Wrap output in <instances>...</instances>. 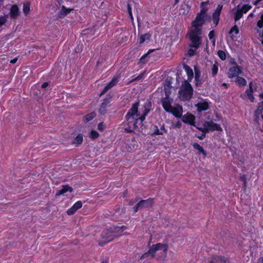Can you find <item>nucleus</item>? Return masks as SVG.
Wrapping results in <instances>:
<instances>
[{
    "label": "nucleus",
    "instance_id": "obj_1",
    "mask_svg": "<svg viewBox=\"0 0 263 263\" xmlns=\"http://www.w3.org/2000/svg\"><path fill=\"white\" fill-rule=\"evenodd\" d=\"M208 9L202 7L200 12L197 14L195 19L192 22L190 32L189 33L191 43L190 49L188 50V55L192 57L195 54L201 44L202 28L205 22Z\"/></svg>",
    "mask_w": 263,
    "mask_h": 263
},
{
    "label": "nucleus",
    "instance_id": "obj_2",
    "mask_svg": "<svg viewBox=\"0 0 263 263\" xmlns=\"http://www.w3.org/2000/svg\"><path fill=\"white\" fill-rule=\"evenodd\" d=\"M139 104V101H137L134 103L126 115L125 118L129 127L125 128V130L127 133H132L138 127L137 123L140 121V120L138 119L141 115L138 112Z\"/></svg>",
    "mask_w": 263,
    "mask_h": 263
},
{
    "label": "nucleus",
    "instance_id": "obj_3",
    "mask_svg": "<svg viewBox=\"0 0 263 263\" xmlns=\"http://www.w3.org/2000/svg\"><path fill=\"white\" fill-rule=\"evenodd\" d=\"M127 229V227L123 226L121 227H112L104 230L102 234L101 240L99 241V245L100 246H103L104 245L113 240L115 238L118 237L120 235L118 233L123 232Z\"/></svg>",
    "mask_w": 263,
    "mask_h": 263
},
{
    "label": "nucleus",
    "instance_id": "obj_4",
    "mask_svg": "<svg viewBox=\"0 0 263 263\" xmlns=\"http://www.w3.org/2000/svg\"><path fill=\"white\" fill-rule=\"evenodd\" d=\"M179 99L181 101H189L193 96V89L191 85L185 80L180 87L179 90Z\"/></svg>",
    "mask_w": 263,
    "mask_h": 263
},
{
    "label": "nucleus",
    "instance_id": "obj_5",
    "mask_svg": "<svg viewBox=\"0 0 263 263\" xmlns=\"http://www.w3.org/2000/svg\"><path fill=\"white\" fill-rule=\"evenodd\" d=\"M196 127L202 133H207L214 130L220 131L222 129L219 124L214 123L213 121H204L201 125L198 124Z\"/></svg>",
    "mask_w": 263,
    "mask_h": 263
},
{
    "label": "nucleus",
    "instance_id": "obj_6",
    "mask_svg": "<svg viewBox=\"0 0 263 263\" xmlns=\"http://www.w3.org/2000/svg\"><path fill=\"white\" fill-rule=\"evenodd\" d=\"M167 249V245L162 244L161 243H158L156 245H153L149 248V250L147 252L145 253L141 256L140 259L146 258L149 256L154 257L155 256V253L156 251L161 250H163L164 252H166Z\"/></svg>",
    "mask_w": 263,
    "mask_h": 263
},
{
    "label": "nucleus",
    "instance_id": "obj_7",
    "mask_svg": "<svg viewBox=\"0 0 263 263\" xmlns=\"http://www.w3.org/2000/svg\"><path fill=\"white\" fill-rule=\"evenodd\" d=\"M154 202V199L151 198L146 200H141L133 207L134 213H136L139 210L150 209L153 206Z\"/></svg>",
    "mask_w": 263,
    "mask_h": 263
},
{
    "label": "nucleus",
    "instance_id": "obj_8",
    "mask_svg": "<svg viewBox=\"0 0 263 263\" xmlns=\"http://www.w3.org/2000/svg\"><path fill=\"white\" fill-rule=\"evenodd\" d=\"M152 109V102L149 99L146 100L145 103L143 106L142 109V114L140 117L138 118V120H140V122L142 123L145 119V117L148 115L149 112Z\"/></svg>",
    "mask_w": 263,
    "mask_h": 263
},
{
    "label": "nucleus",
    "instance_id": "obj_9",
    "mask_svg": "<svg viewBox=\"0 0 263 263\" xmlns=\"http://www.w3.org/2000/svg\"><path fill=\"white\" fill-rule=\"evenodd\" d=\"M242 73L241 67L237 65L235 59L231 58V78L239 76Z\"/></svg>",
    "mask_w": 263,
    "mask_h": 263
},
{
    "label": "nucleus",
    "instance_id": "obj_10",
    "mask_svg": "<svg viewBox=\"0 0 263 263\" xmlns=\"http://www.w3.org/2000/svg\"><path fill=\"white\" fill-rule=\"evenodd\" d=\"M165 92L166 97L162 99L161 102L163 108L167 112L168 111L171 110V108L172 107V103L173 99L168 97L167 92L165 91Z\"/></svg>",
    "mask_w": 263,
    "mask_h": 263
},
{
    "label": "nucleus",
    "instance_id": "obj_11",
    "mask_svg": "<svg viewBox=\"0 0 263 263\" xmlns=\"http://www.w3.org/2000/svg\"><path fill=\"white\" fill-rule=\"evenodd\" d=\"M120 78V74L118 73L114 76L111 81L104 88L101 95H102L106 93L109 89L114 86L117 82L119 81V78Z\"/></svg>",
    "mask_w": 263,
    "mask_h": 263
},
{
    "label": "nucleus",
    "instance_id": "obj_12",
    "mask_svg": "<svg viewBox=\"0 0 263 263\" xmlns=\"http://www.w3.org/2000/svg\"><path fill=\"white\" fill-rule=\"evenodd\" d=\"M263 114V101L258 103L257 108L254 113V121L258 122L260 116Z\"/></svg>",
    "mask_w": 263,
    "mask_h": 263
},
{
    "label": "nucleus",
    "instance_id": "obj_13",
    "mask_svg": "<svg viewBox=\"0 0 263 263\" xmlns=\"http://www.w3.org/2000/svg\"><path fill=\"white\" fill-rule=\"evenodd\" d=\"M167 112L173 114L176 118H180L182 114V107L181 105L177 104L174 107L172 106L171 110Z\"/></svg>",
    "mask_w": 263,
    "mask_h": 263
},
{
    "label": "nucleus",
    "instance_id": "obj_14",
    "mask_svg": "<svg viewBox=\"0 0 263 263\" xmlns=\"http://www.w3.org/2000/svg\"><path fill=\"white\" fill-rule=\"evenodd\" d=\"M195 117L191 114L187 113L182 116V121L184 123L189 124L194 126H196L195 125Z\"/></svg>",
    "mask_w": 263,
    "mask_h": 263
},
{
    "label": "nucleus",
    "instance_id": "obj_15",
    "mask_svg": "<svg viewBox=\"0 0 263 263\" xmlns=\"http://www.w3.org/2000/svg\"><path fill=\"white\" fill-rule=\"evenodd\" d=\"M208 262L209 263H228V260H227L224 257L220 256H214L209 258Z\"/></svg>",
    "mask_w": 263,
    "mask_h": 263
},
{
    "label": "nucleus",
    "instance_id": "obj_16",
    "mask_svg": "<svg viewBox=\"0 0 263 263\" xmlns=\"http://www.w3.org/2000/svg\"><path fill=\"white\" fill-rule=\"evenodd\" d=\"M222 8V6L219 5L213 14V21L215 26H217L218 24L219 16Z\"/></svg>",
    "mask_w": 263,
    "mask_h": 263
},
{
    "label": "nucleus",
    "instance_id": "obj_17",
    "mask_svg": "<svg viewBox=\"0 0 263 263\" xmlns=\"http://www.w3.org/2000/svg\"><path fill=\"white\" fill-rule=\"evenodd\" d=\"M82 206V202L81 201H78L76 202L71 208L67 210V213L69 215H72L76 211L80 209Z\"/></svg>",
    "mask_w": 263,
    "mask_h": 263
},
{
    "label": "nucleus",
    "instance_id": "obj_18",
    "mask_svg": "<svg viewBox=\"0 0 263 263\" xmlns=\"http://www.w3.org/2000/svg\"><path fill=\"white\" fill-rule=\"evenodd\" d=\"M194 70L195 85L196 86H200L203 83L202 79L201 77L200 71L196 67H195Z\"/></svg>",
    "mask_w": 263,
    "mask_h": 263
},
{
    "label": "nucleus",
    "instance_id": "obj_19",
    "mask_svg": "<svg viewBox=\"0 0 263 263\" xmlns=\"http://www.w3.org/2000/svg\"><path fill=\"white\" fill-rule=\"evenodd\" d=\"M109 101L108 99H104L99 108V112L101 114L104 115L107 112V108L109 106Z\"/></svg>",
    "mask_w": 263,
    "mask_h": 263
},
{
    "label": "nucleus",
    "instance_id": "obj_20",
    "mask_svg": "<svg viewBox=\"0 0 263 263\" xmlns=\"http://www.w3.org/2000/svg\"><path fill=\"white\" fill-rule=\"evenodd\" d=\"M245 93L247 95L251 102H253L254 101L255 98L253 96V89L252 82L249 83V88L246 90Z\"/></svg>",
    "mask_w": 263,
    "mask_h": 263
},
{
    "label": "nucleus",
    "instance_id": "obj_21",
    "mask_svg": "<svg viewBox=\"0 0 263 263\" xmlns=\"http://www.w3.org/2000/svg\"><path fill=\"white\" fill-rule=\"evenodd\" d=\"M72 9H67L64 6H63L62 9L58 14V17L63 18L69 13Z\"/></svg>",
    "mask_w": 263,
    "mask_h": 263
},
{
    "label": "nucleus",
    "instance_id": "obj_22",
    "mask_svg": "<svg viewBox=\"0 0 263 263\" xmlns=\"http://www.w3.org/2000/svg\"><path fill=\"white\" fill-rule=\"evenodd\" d=\"M10 16L12 18L15 19L18 15V8L15 5H13L11 6L10 12Z\"/></svg>",
    "mask_w": 263,
    "mask_h": 263
},
{
    "label": "nucleus",
    "instance_id": "obj_23",
    "mask_svg": "<svg viewBox=\"0 0 263 263\" xmlns=\"http://www.w3.org/2000/svg\"><path fill=\"white\" fill-rule=\"evenodd\" d=\"M183 68L186 71V74L187 76V82L191 81L193 78V71L192 69L190 68V67L187 65H184Z\"/></svg>",
    "mask_w": 263,
    "mask_h": 263
},
{
    "label": "nucleus",
    "instance_id": "obj_24",
    "mask_svg": "<svg viewBox=\"0 0 263 263\" xmlns=\"http://www.w3.org/2000/svg\"><path fill=\"white\" fill-rule=\"evenodd\" d=\"M68 191H69V192H71L72 191V187L68 185H63L62 189L58 191V192L56 194V196H60L61 195L64 194V193Z\"/></svg>",
    "mask_w": 263,
    "mask_h": 263
},
{
    "label": "nucleus",
    "instance_id": "obj_25",
    "mask_svg": "<svg viewBox=\"0 0 263 263\" xmlns=\"http://www.w3.org/2000/svg\"><path fill=\"white\" fill-rule=\"evenodd\" d=\"M235 82L236 84L240 87L245 86L247 85V84L246 79L239 76L236 77V80Z\"/></svg>",
    "mask_w": 263,
    "mask_h": 263
},
{
    "label": "nucleus",
    "instance_id": "obj_26",
    "mask_svg": "<svg viewBox=\"0 0 263 263\" xmlns=\"http://www.w3.org/2000/svg\"><path fill=\"white\" fill-rule=\"evenodd\" d=\"M239 5L237 6V9L236 12L234 13V20L235 22H236L238 20H239L243 15L242 11H241L239 8Z\"/></svg>",
    "mask_w": 263,
    "mask_h": 263
},
{
    "label": "nucleus",
    "instance_id": "obj_27",
    "mask_svg": "<svg viewBox=\"0 0 263 263\" xmlns=\"http://www.w3.org/2000/svg\"><path fill=\"white\" fill-rule=\"evenodd\" d=\"M197 110L198 111H202L208 109L209 106L207 103H199L196 105Z\"/></svg>",
    "mask_w": 263,
    "mask_h": 263
},
{
    "label": "nucleus",
    "instance_id": "obj_28",
    "mask_svg": "<svg viewBox=\"0 0 263 263\" xmlns=\"http://www.w3.org/2000/svg\"><path fill=\"white\" fill-rule=\"evenodd\" d=\"M193 146L194 149L197 150L200 153L202 154L204 156H206V153L204 150L203 148L201 147L198 143H195L193 144Z\"/></svg>",
    "mask_w": 263,
    "mask_h": 263
},
{
    "label": "nucleus",
    "instance_id": "obj_29",
    "mask_svg": "<svg viewBox=\"0 0 263 263\" xmlns=\"http://www.w3.org/2000/svg\"><path fill=\"white\" fill-rule=\"evenodd\" d=\"M240 181H242L243 183V186L242 187V190L244 192H246L247 189V178L246 175L245 174H243L241 175L239 177Z\"/></svg>",
    "mask_w": 263,
    "mask_h": 263
},
{
    "label": "nucleus",
    "instance_id": "obj_30",
    "mask_svg": "<svg viewBox=\"0 0 263 263\" xmlns=\"http://www.w3.org/2000/svg\"><path fill=\"white\" fill-rule=\"evenodd\" d=\"M96 116V114L95 112H92L89 114H87L83 118V120L85 122H88L93 119Z\"/></svg>",
    "mask_w": 263,
    "mask_h": 263
},
{
    "label": "nucleus",
    "instance_id": "obj_31",
    "mask_svg": "<svg viewBox=\"0 0 263 263\" xmlns=\"http://www.w3.org/2000/svg\"><path fill=\"white\" fill-rule=\"evenodd\" d=\"M252 8V6L249 4H245L243 5L241 8H239L241 11H242L243 14L247 13Z\"/></svg>",
    "mask_w": 263,
    "mask_h": 263
},
{
    "label": "nucleus",
    "instance_id": "obj_32",
    "mask_svg": "<svg viewBox=\"0 0 263 263\" xmlns=\"http://www.w3.org/2000/svg\"><path fill=\"white\" fill-rule=\"evenodd\" d=\"M83 141V136L81 134H79L73 140V143L79 145L81 144Z\"/></svg>",
    "mask_w": 263,
    "mask_h": 263
},
{
    "label": "nucleus",
    "instance_id": "obj_33",
    "mask_svg": "<svg viewBox=\"0 0 263 263\" xmlns=\"http://www.w3.org/2000/svg\"><path fill=\"white\" fill-rule=\"evenodd\" d=\"M150 36L151 35L148 33L141 35L140 36V43L142 44L144 43L146 40H149L150 39Z\"/></svg>",
    "mask_w": 263,
    "mask_h": 263
},
{
    "label": "nucleus",
    "instance_id": "obj_34",
    "mask_svg": "<svg viewBox=\"0 0 263 263\" xmlns=\"http://www.w3.org/2000/svg\"><path fill=\"white\" fill-rule=\"evenodd\" d=\"M218 72V63L215 62L212 66V73L213 77L215 76Z\"/></svg>",
    "mask_w": 263,
    "mask_h": 263
},
{
    "label": "nucleus",
    "instance_id": "obj_35",
    "mask_svg": "<svg viewBox=\"0 0 263 263\" xmlns=\"http://www.w3.org/2000/svg\"><path fill=\"white\" fill-rule=\"evenodd\" d=\"M7 20V15H1L0 16V27L3 26L6 22Z\"/></svg>",
    "mask_w": 263,
    "mask_h": 263
},
{
    "label": "nucleus",
    "instance_id": "obj_36",
    "mask_svg": "<svg viewBox=\"0 0 263 263\" xmlns=\"http://www.w3.org/2000/svg\"><path fill=\"white\" fill-rule=\"evenodd\" d=\"M218 55L222 60H224L226 58V53L222 50H219L218 51Z\"/></svg>",
    "mask_w": 263,
    "mask_h": 263
},
{
    "label": "nucleus",
    "instance_id": "obj_37",
    "mask_svg": "<svg viewBox=\"0 0 263 263\" xmlns=\"http://www.w3.org/2000/svg\"><path fill=\"white\" fill-rule=\"evenodd\" d=\"M153 135H162V133H161L160 129L158 128V126H155L154 128V133H153Z\"/></svg>",
    "mask_w": 263,
    "mask_h": 263
},
{
    "label": "nucleus",
    "instance_id": "obj_38",
    "mask_svg": "<svg viewBox=\"0 0 263 263\" xmlns=\"http://www.w3.org/2000/svg\"><path fill=\"white\" fill-rule=\"evenodd\" d=\"M99 135L97 131H96V130H92L91 133H90V137L91 139H96L97 138H98Z\"/></svg>",
    "mask_w": 263,
    "mask_h": 263
},
{
    "label": "nucleus",
    "instance_id": "obj_39",
    "mask_svg": "<svg viewBox=\"0 0 263 263\" xmlns=\"http://www.w3.org/2000/svg\"><path fill=\"white\" fill-rule=\"evenodd\" d=\"M238 34L239 33V29L236 25L231 27V34L232 33Z\"/></svg>",
    "mask_w": 263,
    "mask_h": 263
},
{
    "label": "nucleus",
    "instance_id": "obj_40",
    "mask_svg": "<svg viewBox=\"0 0 263 263\" xmlns=\"http://www.w3.org/2000/svg\"><path fill=\"white\" fill-rule=\"evenodd\" d=\"M30 7L29 4H24L23 7V11L25 14H27L29 11Z\"/></svg>",
    "mask_w": 263,
    "mask_h": 263
},
{
    "label": "nucleus",
    "instance_id": "obj_41",
    "mask_svg": "<svg viewBox=\"0 0 263 263\" xmlns=\"http://www.w3.org/2000/svg\"><path fill=\"white\" fill-rule=\"evenodd\" d=\"M104 127L105 125L102 122L100 123L98 125V129L100 131H102L104 129Z\"/></svg>",
    "mask_w": 263,
    "mask_h": 263
},
{
    "label": "nucleus",
    "instance_id": "obj_42",
    "mask_svg": "<svg viewBox=\"0 0 263 263\" xmlns=\"http://www.w3.org/2000/svg\"><path fill=\"white\" fill-rule=\"evenodd\" d=\"M143 75V74L142 73L140 74V75H139L138 77H137L136 78H135V79H133V80H130V81H129V83H132V82H134V81H136V80H138L141 79L142 78Z\"/></svg>",
    "mask_w": 263,
    "mask_h": 263
},
{
    "label": "nucleus",
    "instance_id": "obj_43",
    "mask_svg": "<svg viewBox=\"0 0 263 263\" xmlns=\"http://www.w3.org/2000/svg\"><path fill=\"white\" fill-rule=\"evenodd\" d=\"M214 35H215V33H214V30H212L211 31L208 35H209V37L210 40L214 38Z\"/></svg>",
    "mask_w": 263,
    "mask_h": 263
},
{
    "label": "nucleus",
    "instance_id": "obj_44",
    "mask_svg": "<svg viewBox=\"0 0 263 263\" xmlns=\"http://www.w3.org/2000/svg\"><path fill=\"white\" fill-rule=\"evenodd\" d=\"M160 130L161 131V133H162V135L164 134V133H166L167 132L166 130H165V128H164V125L163 124L161 127H160Z\"/></svg>",
    "mask_w": 263,
    "mask_h": 263
},
{
    "label": "nucleus",
    "instance_id": "obj_45",
    "mask_svg": "<svg viewBox=\"0 0 263 263\" xmlns=\"http://www.w3.org/2000/svg\"><path fill=\"white\" fill-rule=\"evenodd\" d=\"M127 11L129 14H131L132 13V8L129 4L127 5Z\"/></svg>",
    "mask_w": 263,
    "mask_h": 263
},
{
    "label": "nucleus",
    "instance_id": "obj_46",
    "mask_svg": "<svg viewBox=\"0 0 263 263\" xmlns=\"http://www.w3.org/2000/svg\"><path fill=\"white\" fill-rule=\"evenodd\" d=\"M238 159L239 160V161L240 162H241V163H243L244 162V160H245V158L243 156H239Z\"/></svg>",
    "mask_w": 263,
    "mask_h": 263
},
{
    "label": "nucleus",
    "instance_id": "obj_47",
    "mask_svg": "<svg viewBox=\"0 0 263 263\" xmlns=\"http://www.w3.org/2000/svg\"><path fill=\"white\" fill-rule=\"evenodd\" d=\"M49 85V83L48 82H44L42 85V87L43 88H46V87H47Z\"/></svg>",
    "mask_w": 263,
    "mask_h": 263
},
{
    "label": "nucleus",
    "instance_id": "obj_48",
    "mask_svg": "<svg viewBox=\"0 0 263 263\" xmlns=\"http://www.w3.org/2000/svg\"><path fill=\"white\" fill-rule=\"evenodd\" d=\"M205 134L206 133H202V135L201 136L198 137V138L200 140L203 139L205 137Z\"/></svg>",
    "mask_w": 263,
    "mask_h": 263
},
{
    "label": "nucleus",
    "instance_id": "obj_49",
    "mask_svg": "<svg viewBox=\"0 0 263 263\" xmlns=\"http://www.w3.org/2000/svg\"><path fill=\"white\" fill-rule=\"evenodd\" d=\"M254 11H255V10H253V12L250 13L248 15V17H253L255 16L254 13Z\"/></svg>",
    "mask_w": 263,
    "mask_h": 263
},
{
    "label": "nucleus",
    "instance_id": "obj_50",
    "mask_svg": "<svg viewBox=\"0 0 263 263\" xmlns=\"http://www.w3.org/2000/svg\"><path fill=\"white\" fill-rule=\"evenodd\" d=\"M17 60V58H14V59H13V60H11L10 62L11 64H14V63H15L16 62Z\"/></svg>",
    "mask_w": 263,
    "mask_h": 263
},
{
    "label": "nucleus",
    "instance_id": "obj_51",
    "mask_svg": "<svg viewBox=\"0 0 263 263\" xmlns=\"http://www.w3.org/2000/svg\"><path fill=\"white\" fill-rule=\"evenodd\" d=\"M166 82L167 83L166 85L168 86V88L170 87L171 84H170V82L168 81V78H167V79L166 80Z\"/></svg>",
    "mask_w": 263,
    "mask_h": 263
},
{
    "label": "nucleus",
    "instance_id": "obj_52",
    "mask_svg": "<svg viewBox=\"0 0 263 263\" xmlns=\"http://www.w3.org/2000/svg\"><path fill=\"white\" fill-rule=\"evenodd\" d=\"M151 52V51L149 50V51L148 52V53H147V54L143 55L141 58L140 60H142L143 59H144V58L146 57V56L147 55V54L148 53H150Z\"/></svg>",
    "mask_w": 263,
    "mask_h": 263
},
{
    "label": "nucleus",
    "instance_id": "obj_53",
    "mask_svg": "<svg viewBox=\"0 0 263 263\" xmlns=\"http://www.w3.org/2000/svg\"><path fill=\"white\" fill-rule=\"evenodd\" d=\"M259 2H260V1H259L258 0H256L255 1H254V2L253 4H254V5H257Z\"/></svg>",
    "mask_w": 263,
    "mask_h": 263
},
{
    "label": "nucleus",
    "instance_id": "obj_54",
    "mask_svg": "<svg viewBox=\"0 0 263 263\" xmlns=\"http://www.w3.org/2000/svg\"><path fill=\"white\" fill-rule=\"evenodd\" d=\"M259 98L261 99H263V92L260 93L259 95Z\"/></svg>",
    "mask_w": 263,
    "mask_h": 263
},
{
    "label": "nucleus",
    "instance_id": "obj_55",
    "mask_svg": "<svg viewBox=\"0 0 263 263\" xmlns=\"http://www.w3.org/2000/svg\"><path fill=\"white\" fill-rule=\"evenodd\" d=\"M259 261L260 263H263V257H260L259 259Z\"/></svg>",
    "mask_w": 263,
    "mask_h": 263
},
{
    "label": "nucleus",
    "instance_id": "obj_56",
    "mask_svg": "<svg viewBox=\"0 0 263 263\" xmlns=\"http://www.w3.org/2000/svg\"><path fill=\"white\" fill-rule=\"evenodd\" d=\"M227 85H228V84H227L226 83H223L222 84V86H224V87H227Z\"/></svg>",
    "mask_w": 263,
    "mask_h": 263
},
{
    "label": "nucleus",
    "instance_id": "obj_57",
    "mask_svg": "<svg viewBox=\"0 0 263 263\" xmlns=\"http://www.w3.org/2000/svg\"><path fill=\"white\" fill-rule=\"evenodd\" d=\"M134 202L133 200H131V201H129V204L130 205H132L134 204Z\"/></svg>",
    "mask_w": 263,
    "mask_h": 263
},
{
    "label": "nucleus",
    "instance_id": "obj_58",
    "mask_svg": "<svg viewBox=\"0 0 263 263\" xmlns=\"http://www.w3.org/2000/svg\"><path fill=\"white\" fill-rule=\"evenodd\" d=\"M130 19L133 21L134 20L133 16L132 15V12L131 13V14H129Z\"/></svg>",
    "mask_w": 263,
    "mask_h": 263
},
{
    "label": "nucleus",
    "instance_id": "obj_59",
    "mask_svg": "<svg viewBox=\"0 0 263 263\" xmlns=\"http://www.w3.org/2000/svg\"><path fill=\"white\" fill-rule=\"evenodd\" d=\"M230 71V69H229L228 70V77H229V78H230V72H229Z\"/></svg>",
    "mask_w": 263,
    "mask_h": 263
},
{
    "label": "nucleus",
    "instance_id": "obj_60",
    "mask_svg": "<svg viewBox=\"0 0 263 263\" xmlns=\"http://www.w3.org/2000/svg\"><path fill=\"white\" fill-rule=\"evenodd\" d=\"M236 155V153L235 152L234 154H232V156L234 158H235V155Z\"/></svg>",
    "mask_w": 263,
    "mask_h": 263
},
{
    "label": "nucleus",
    "instance_id": "obj_61",
    "mask_svg": "<svg viewBox=\"0 0 263 263\" xmlns=\"http://www.w3.org/2000/svg\"><path fill=\"white\" fill-rule=\"evenodd\" d=\"M179 0H175V4H176L177 3H178V2H179Z\"/></svg>",
    "mask_w": 263,
    "mask_h": 263
},
{
    "label": "nucleus",
    "instance_id": "obj_62",
    "mask_svg": "<svg viewBox=\"0 0 263 263\" xmlns=\"http://www.w3.org/2000/svg\"><path fill=\"white\" fill-rule=\"evenodd\" d=\"M205 3H205V2H202V3H201V4H202V5H203V4H205Z\"/></svg>",
    "mask_w": 263,
    "mask_h": 263
},
{
    "label": "nucleus",
    "instance_id": "obj_63",
    "mask_svg": "<svg viewBox=\"0 0 263 263\" xmlns=\"http://www.w3.org/2000/svg\"><path fill=\"white\" fill-rule=\"evenodd\" d=\"M101 263H107L106 261H102Z\"/></svg>",
    "mask_w": 263,
    "mask_h": 263
},
{
    "label": "nucleus",
    "instance_id": "obj_64",
    "mask_svg": "<svg viewBox=\"0 0 263 263\" xmlns=\"http://www.w3.org/2000/svg\"><path fill=\"white\" fill-rule=\"evenodd\" d=\"M228 33L230 34V30L228 31Z\"/></svg>",
    "mask_w": 263,
    "mask_h": 263
}]
</instances>
